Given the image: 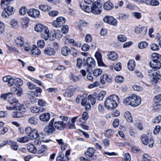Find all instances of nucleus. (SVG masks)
Here are the masks:
<instances>
[{"mask_svg":"<svg viewBox=\"0 0 161 161\" xmlns=\"http://www.w3.org/2000/svg\"><path fill=\"white\" fill-rule=\"evenodd\" d=\"M119 99L118 96L115 94L109 96L104 103L105 107L109 110L115 108L118 105Z\"/></svg>","mask_w":161,"mask_h":161,"instance_id":"f257e3e1","label":"nucleus"},{"mask_svg":"<svg viewBox=\"0 0 161 161\" xmlns=\"http://www.w3.org/2000/svg\"><path fill=\"white\" fill-rule=\"evenodd\" d=\"M102 6L101 3L98 1L95 2L94 3L92 2L91 6L89 7V8L86 9V12L88 13L92 12L95 14H99L101 12Z\"/></svg>","mask_w":161,"mask_h":161,"instance_id":"f03ea898","label":"nucleus"},{"mask_svg":"<svg viewBox=\"0 0 161 161\" xmlns=\"http://www.w3.org/2000/svg\"><path fill=\"white\" fill-rule=\"evenodd\" d=\"M42 91H27L25 96L27 101L29 103H33L35 99L34 97H40Z\"/></svg>","mask_w":161,"mask_h":161,"instance_id":"7ed1b4c3","label":"nucleus"},{"mask_svg":"<svg viewBox=\"0 0 161 161\" xmlns=\"http://www.w3.org/2000/svg\"><path fill=\"white\" fill-rule=\"evenodd\" d=\"M96 64L95 60L91 57H89L86 60L83 59V65L85 66L87 65L86 70L88 73H91L92 71V69Z\"/></svg>","mask_w":161,"mask_h":161,"instance_id":"20e7f679","label":"nucleus"},{"mask_svg":"<svg viewBox=\"0 0 161 161\" xmlns=\"http://www.w3.org/2000/svg\"><path fill=\"white\" fill-rule=\"evenodd\" d=\"M158 69H149L148 71V75L151 77H153L150 80L151 83L154 85L158 81V77H159L158 75H161L159 74V72L158 71Z\"/></svg>","mask_w":161,"mask_h":161,"instance_id":"39448f33","label":"nucleus"},{"mask_svg":"<svg viewBox=\"0 0 161 161\" xmlns=\"http://www.w3.org/2000/svg\"><path fill=\"white\" fill-rule=\"evenodd\" d=\"M8 5L5 4L4 7H1L2 8L4 9L2 14V16L3 18L8 17V16L14 14L13 8L8 6Z\"/></svg>","mask_w":161,"mask_h":161,"instance_id":"423d86ee","label":"nucleus"},{"mask_svg":"<svg viewBox=\"0 0 161 161\" xmlns=\"http://www.w3.org/2000/svg\"><path fill=\"white\" fill-rule=\"evenodd\" d=\"M95 151L92 147H89L85 152V155L87 158L91 160H95L97 158V156L95 154Z\"/></svg>","mask_w":161,"mask_h":161,"instance_id":"0eeeda50","label":"nucleus"},{"mask_svg":"<svg viewBox=\"0 0 161 161\" xmlns=\"http://www.w3.org/2000/svg\"><path fill=\"white\" fill-rule=\"evenodd\" d=\"M65 19L62 17L57 18L56 20L53 21L52 22V25L56 28L61 27L65 24Z\"/></svg>","mask_w":161,"mask_h":161,"instance_id":"6e6552de","label":"nucleus"},{"mask_svg":"<svg viewBox=\"0 0 161 161\" xmlns=\"http://www.w3.org/2000/svg\"><path fill=\"white\" fill-rule=\"evenodd\" d=\"M79 3L82 9L86 12V9L91 6L92 1L90 0H79Z\"/></svg>","mask_w":161,"mask_h":161,"instance_id":"1a4fd4ad","label":"nucleus"},{"mask_svg":"<svg viewBox=\"0 0 161 161\" xmlns=\"http://www.w3.org/2000/svg\"><path fill=\"white\" fill-rule=\"evenodd\" d=\"M141 102V97L133 94L132 95V106L135 107L139 105Z\"/></svg>","mask_w":161,"mask_h":161,"instance_id":"9d476101","label":"nucleus"},{"mask_svg":"<svg viewBox=\"0 0 161 161\" xmlns=\"http://www.w3.org/2000/svg\"><path fill=\"white\" fill-rule=\"evenodd\" d=\"M103 20L105 22L113 25H116L117 23V20L111 16H106L104 18Z\"/></svg>","mask_w":161,"mask_h":161,"instance_id":"9b49d317","label":"nucleus"},{"mask_svg":"<svg viewBox=\"0 0 161 161\" xmlns=\"http://www.w3.org/2000/svg\"><path fill=\"white\" fill-rule=\"evenodd\" d=\"M28 14L34 18H38L40 15V11L36 9L31 8L28 11Z\"/></svg>","mask_w":161,"mask_h":161,"instance_id":"f8f14e48","label":"nucleus"},{"mask_svg":"<svg viewBox=\"0 0 161 161\" xmlns=\"http://www.w3.org/2000/svg\"><path fill=\"white\" fill-rule=\"evenodd\" d=\"M150 67L153 69H159L161 67V64L160 61L155 59L152 60L149 63Z\"/></svg>","mask_w":161,"mask_h":161,"instance_id":"ddd939ff","label":"nucleus"},{"mask_svg":"<svg viewBox=\"0 0 161 161\" xmlns=\"http://www.w3.org/2000/svg\"><path fill=\"white\" fill-rule=\"evenodd\" d=\"M100 82L103 85L105 83V81L110 83L112 82V79L111 77H109L107 74H104L100 78Z\"/></svg>","mask_w":161,"mask_h":161,"instance_id":"4468645a","label":"nucleus"},{"mask_svg":"<svg viewBox=\"0 0 161 161\" xmlns=\"http://www.w3.org/2000/svg\"><path fill=\"white\" fill-rule=\"evenodd\" d=\"M54 125L55 128L59 130H62L65 127V124L62 121L55 122Z\"/></svg>","mask_w":161,"mask_h":161,"instance_id":"2eb2a0df","label":"nucleus"},{"mask_svg":"<svg viewBox=\"0 0 161 161\" xmlns=\"http://www.w3.org/2000/svg\"><path fill=\"white\" fill-rule=\"evenodd\" d=\"M7 144H9L11 146V148L14 150H16L18 148V146L15 142L13 141H10L9 142L7 141L5 142V144L0 145V148Z\"/></svg>","mask_w":161,"mask_h":161,"instance_id":"dca6fc26","label":"nucleus"},{"mask_svg":"<svg viewBox=\"0 0 161 161\" xmlns=\"http://www.w3.org/2000/svg\"><path fill=\"white\" fill-rule=\"evenodd\" d=\"M47 28V27L41 24L37 25L34 27L35 31L37 32H41V33L46 31Z\"/></svg>","mask_w":161,"mask_h":161,"instance_id":"f3484780","label":"nucleus"},{"mask_svg":"<svg viewBox=\"0 0 161 161\" xmlns=\"http://www.w3.org/2000/svg\"><path fill=\"white\" fill-rule=\"evenodd\" d=\"M44 53L46 55L48 56H52L55 54V51L54 49L53 48L47 47L44 49Z\"/></svg>","mask_w":161,"mask_h":161,"instance_id":"a211bd4d","label":"nucleus"},{"mask_svg":"<svg viewBox=\"0 0 161 161\" xmlns=\"http://www.w3.org/2000/svg\"><path fill=\"white\" fill-rule=\"evenodd\" d=\"M55 130V129L53 125L49 124L46 126L44 129V132L48 134H52Z\"/></svg>","mask_w":161,"mask_h":161,"instance_id":"6ab92c4d","label":"nucleus"},{"mask_svg":"<svg viewBox=\"0 0 161 161\" xmlns=\"http://www.w3.org/2000/svg\"><path fill=\"white\" fill-rule=\"evenodd\" d=\"M47 147L45 145H42L37 150V153L39 154H41V156L46 155V151L47 150Z\"/></svg>","mask_w":161,"mask_h":161,"instance_id":"aec40b11","label":"nucleus"},{"mask_svg":"<svg viewBox=\"0 0 161 161\" xmlns=\"http://www.w3.org/2000/svg\"><path fill=\"white\" fill-rule=\"evenodd\" d=\"M107 56L108 58L114 61L119 57L118 55L114 52H111L108 53Z\"/></svg>","mask_w":161,"mask_h":161,"instance_id":"412c9836","label":"nucleus"},{"mask_svg":"<svg viewBox=\"0 0 161 161\" xmlns=\"http://www.w3.org/2000/svg\"><path fill=\"white\" fill-rule=\"evenodd\" d=\"M25 109L24 110L20 111L19 110L18 111H15L13 112L12 114V117L14 118H21L24 116V113L25 112Z\"/></svg>","mask_w":161,"mask_h":161,"instance_id":"4be33fe9","label":"nucleus"},{"mask_svg":"<svg viewBox=\"0 0 161 161\" xmlns=\"http://www.w3.org/2000/svg\"><path fill=\"white\" fill-rule=\"evenodd\" d=\"M3 80L4 82H7L8 86H11L13 85V78H12L10 76H7L4 77Z\"/></svg>","mask_w":161,"mask_h":161,"instance_id":"5701e85b","label":"nucleus"},{"mask_svg":"<svg viewBox=\"0 0 161 161\" xmlns=\"http://www.w3.org/2000/svg\"><path fill=\"white\" fill-rule=\"evenodd\" d=\"M50 118V114L48 113L42 114L39 116L40 119L43 121H47Z\"/></svg>","mask_w":161,"mask_h":161,"instance_id":"b1692460","label":"nucleus"},{"mask_svg":"<svg viewBox=\"0 0 161 161\" xmlns=\"http://www.w3.org/2000/svg\"><path fill=\"white\" fill-rule=\"evenodd\" d=\"M114 7L113 3L109 2L107 1L105 2L103 5V8L107 10H109L112 9Z\"/></svg>","mask_w":161,"mask_h":161,"instance_id":"393cba45","label":"nucleus"},{"mask_svg":"<svg viewBox=\"0 0 161 161\" xmlns=\"http://www.w3.org/2000/svg\"><path fill=\"white\" fill-rule=\"evenodd\" d=\"M127 67L128 69L130 70H133L135 67V63L133 59L130 60L128 63Z\"/></svg>","mask_w":161,"mask_h":161,"instance_id":"a878e982","label":"nucleus"},{"mask_svg":"<svg viewBox=\"0 0 161 161\" xmlns=\"http://www.w3.org/2000/svg\"><path fill=\"white\" fill-rule=\"evenodd\" d=\"M95 56L97 60L98 65L99 66H103V63L102 60L101 54L99 52H96Z\"/></svg>","mask_w":161,"mask_h":161,"instance_id":"bb28decb","label":"nucleus"},{"mask_svg":"<svg viewBox=\"0 0 161 161\" xmlns=\"http://www.w3.org/2000/svg\"><path fill=\"white\" fill-rule=\"evenodd\" d=\"M147 28L146 27L140 28L138 27L135 28V31L137 33L142 32L143 35H145L147 33Z\"/></svg>","mask_w":161,"mask_h":161,"instance_id":"cd10ccee","label":"nucleus"},{"mask_svg":"<svg viewBox=\"0 0 161 161\" xmlns=\"http://www.w3.org/2000/svg\"><path fill=\"white\" fill-rule=\"evenodd\" d=\"M123 103L125 105H130L132 106V95L131 96L125 98Z\"/></svg>","mask_w":161,"mask_h":161,"instance_id":"c85d7f7f","label":"nucleus"},{"mask_svg":"<svg viewBox=\"0 0 161 161\" xmlns=\"http://www.w3.org/2000/svg\"><path fill=\"white\" fill-rule=\"evenodd\" d=\"M13 93L9 92L6 93H2L1 94L0 97L4 100H9L13 96Z\"/></svg>","mask_w":161,"mask_h":161,"instance_id":"c756f323","label":"nucleus"},{"mask_svg":"<svg viewBox=\"0 0 161 161\" xmlns=\"http://www.w3.org/2000/svg\"><path fill=\"white\" fill-rule=\"evenodd\" d=\"M27 148L29 152L33 153H35L37 151L36 147L32 144H28L27 146Z\"/></svg>","mask_w":161,"mask_h":161,"instance_id":"7c9ffc66","label":"nucleus"},{"mask_svg":"<svg viewBox=\"0 0 161 161\" xmlns=\"http://www.w3.org/2000/svg\"><path fill=\"white\" fill-rule=\"evenodd\" d=\"M70 51V49L67 47H63L61 49V53L64 56L68 55Z\"/></svg>","mask_w":161,"mask_h":161,"instance_id":"2f4dec72","label":"nucleus"},{"mask_svg":"<svg viewBox=\"0 0 161 161\" xmlns=\"http://www.w3.org/2000/svg\"><path fill=\"white\" fill-rule=\"evenodd\" d=\"M31 53L33 55H39L41 53V52L40 49L36 47L35 45L32 46V49L31 50Z\"/></svg>","mask_w":161,"mask_h":161,"instance_id":"473e14b6","label":"nucleus"},{"mask_svg":"<svg viewBox=\"0 0 161 161\" xmlns=\"http://www.w3.org/2000/svg\"><path fill=\"white\" fill-rule=\"evenodd\" d=\"M124 117L130 123L133 122V119L131 117L130 113L128 111L125 112L124 114Z\"/></svg>","mask_w":161,"mask_h":161,"instance_id":"72a5a7b5","label":"nucleus"},{"mask_svg":"<svg viewBox=\"0 0 161 161\" xmlns=\"http://www.w3.org/2000/svg\"><path fill=\"white\" fill-rule=\"evenodd\" d=\"M39 8L42 10L46 12L51 9V7L48 5L42 4L39 6Z\"/></svg>","mask_w":161,"mask_h":161,"instance_id":"f704fd0d","label":"nucleus"},{"mask_svg":"<svg viewBox=\"0 0 161 161\" xmlns=\"http://www.w3.org/2000/svg\"><path fill=\"white\" fill-rule=\"evenodd\" d=\"M38 137L37 135V131L36 129L32 130V132H31V134L29 136V137L30 140H33L36 139Z\"/></svg>","mask_w":161,"mask_h":161,"instance_id":"c9c22d12","label":"nucleus"},{"mask_svg":"<svg viewBox=\"0 0 161 161\" xmlns=\"http://www.w3.org/2000/svg\"><path fill=\"white\" fill-rule=\"evenodd\" d=\"M15 42L16 44L19 45L20 46L22 47L24 44L23 38L21 36H19L15 40Z\"/></svg>","mask_w":161,"mask_h":161,"instance_id":"e433bc0d","label":"nucleus"},{"mask_svg":"<svg viewBox=\"0 0 161 161\" xmlns=\"http://www.w3.org/2000/svg\"><path fill=\"white\" fill-rule=\"evenodd\" d=\"M38 119L35 117H30L28 119L29 123L33 125H36L38 122Z\"/></svg>","mask_w":161,"mask_h":161,"instance_id":"4c0bfd02","label":"nucleus"},{"mask_svg":"<svg viewBox=\"0 0 161 161\" xmlns=\"http://www.w3.org/2000/svg\"><path fill=\"white\" fill-rule=\"evenodd\" d=\"M49 30L48 28H47L46 31H43L41 33V36L45 40H47L49 39Z\"/></svg>","mask_w":161,"mask_h":161,"instance_id":"58836bf2","label":"nucleus"},{"mask_svg":"<svg viewBox=\"0 0 161 161\" xmlns=\"http://www.w3.org/2000/svg\"><path fill=\"white\" fill-rule=\"evenodd\" d=\"M44 134L43 133H40L38 134V137L40 139H36L34 141V143L35 145H38L41 143V141L40 140H43Z\"/></svg>","mask_w":161,"mask_h":161,"instance_id":"ea45409f","label":"nucleus"},{"mask_svg":"<svg viewBox=\"0 0 161 161\" xmlns=\"http://www.w3.org/2000/svg\"><path fill=\"white\" fill-rule=\"evenodd\" d=\"M13 81L14 82L13 83V85L14 84L15 85L19 87H20L23 84V81L20 79L17 78L14 79L13 78Z\"/></svg>","mask_w":161,"mask_h":161,"instance_id":"a19ab883","label":"nucleus"},{"mask_svg":"<svg viewBox=\"0 0 161 161\" xmlns=\"http://www.w3.org/2000/svg\"><path fill=\"white\" fill-rule=\"evenodd\" d=\"M141 139L143 143L145 145H147L148 143V136L146 134H143L141 136Z\"/></svg>","mask_w":161,"mask_h":161,"instance_id":"79ce46f5","label":"nucleus"},{"mask_svg":"<svg viewBox=\"0 0 161 161\" xmlns=\"http://www.w3.org/2000/svg\"><path fill=\"white\" fill-rule=\"evenodd\" d=\"M42 108L41 107H38L36 106H34L31 108V112L33 113H37L40 112H42Z\"/></svg>","mask_w":161,"mask_h":161,"instance_id":"37998d69","label":"nucleus"},{"mask_svg":"<svg viewBox=\"0 0 161 161\" xmlns=\"http://www.w3.org/2000/svg\"><path fill=\"white\" fill-rule=\"evenodd\" d=\"M146 3L147 5L152 6H156L159 4L158 1L157 0H150L147 2H146Z\"/></svg>","mask_w":161,"mask_h":161,"instance_id":"c03bdc74","label":"nucleus"},{"mask_svg":"<svg viewBox=\"0 0 161 161\" xmlns=\"http://www.w3.org/2000/svg\"><path fill=\"white\" fill-rule=\"evenodd\" d=\"M30 138L27 136H24L21 138H19L17 139V141L21 143H25L29 141Z\"/></svg>","mask_w":161,"mask_h":161,"instance_id":"a18cd8bd","label":"nucleus"},{"mask_svg":"<svg viewBox=\"0 0 161 161\" xmlns=\"http://www.w3.org/2000/svg\"><path fill=\"white\" fill-rule=\"evenodd\" d=\"M148 45V43L146 41L141 42L138 43V47L139 48L142 49L147 47Z\"/></svg>","mask_w":161,"mask_h":161,"instance_id":"49530a36","label":"nucleus"},{"mask_svg":"<svg viewBox=\"0 0 161 161\" xmlns=\"http://www.w3.org/2000/svg\"><path fill=\"white\" fill-rule=\"evenodd\" d=\"M106 95V91H101L97 95V98L99 101L102 100L104 96Z\"/></svg>","mask_w":161,"mask_h":161,"instance_id":"de8ad7c7","label":"nucleus"},{"mask_svg":"<svg viewBox=\"0 0 161 161\" xmlns=\"http://www.w3.org/2000/svg\"><path fill=\"white\" fill-rule=\"evenodd\" d=\"M69 76L70 80L74 82H76L80 80V78L74 75L71 73H70Z\"/></svg>","mask_w":161,"mask_h":161,"instance_id":"09e8293b","label":"nucleus"},{"mask_svg":"<svg viewBox=\"0 0 161 161\" xmlns=\"http://www.w3.org/2000/svg\"><path fill=\"white\" fill-rule=\"evenodd\" d=\"M152 59H155L157 60H158V61L161 60V55L158 53H153L152 55Z\"/></svg>","mask_w":161,"mask_h":161,"instance_id":"8fccbe9b","label":"nucleus"},{"mask_svg":"<svg viewBox=\"0 0 161 161\" xmlns=\"http://www.w3.org/2000/svg\"><path fill=\"white\" fill-rule=\"evenodd\" d=\"M114 133V131L111 129H109L106 130L104 133V136L107 137H110Z\"/></svg>","mask_w":161,"mask_h":161,"instance_id":"3c124183","label":"nucleus"},{"mask_svg":"<svg viewBox=\"0 0 161 161\" xmlns=\"http://www.w3.org/2000/svg\"><path fill=\"white\" fill-rule=\"evenodd\" d=\"M115 80L118 83H121L124 81V79L123 77L122 76L118 75L115 77Z\"/></svg>","mask_w":161,"mask_h":161,"instance_id":"603ef678","label":"nucleus"},{"mask_svg":"<svg viewBox=\"0 0 161 161\" xmlns=\"http://www.w3.org/2000/svg\"><path fill=\"white\" fill-rule=\"evenodd\" d=\"M102 69H95L93 71V75L95 76H97L102 73Z\"/></svg>","mask_w":161,"mask_h":161,"instance_id":"864d4df0","label":"nucleus"},{"mask_svg":"<svg viewBox=\"0 0 161 161\" xmlns=\"http://www.w3.org/2000/svg\"><path fill=\"white\" fill-rule=\"evenodd\" d=\"M27 11V8L25 7H22L19 10V14L21 15H24Z\"/></svg>","mask_w":161,"mask_h":161,"instance_id":"5fc2aeb1","label":"nucleus"},{"mask_svg":"<svg viewBox=\"0 0 161 161\" xmlns=\"http://www.w3.org/2000/svg\"><path fill=\"white\" fill-rule=\"evenodd\" d=\"M70 52L71 54L73 55L74 57H76L78 54V51L74 48H71L70 49Z\"/></svg>","mask_w":161,"mask_h":161,"instance_id":"6e6d98bb","label":"nucleus"},{"mask_svg":"<svg viewBox=\"0 0 161 161\" xmlns=\"http://www.w3.org/2000/svg\"><path fill=\"white\" fill-rule=\"evenodd\" d=\"M83 61H82V59L80 58H78L77 59L76 66L77 67L80 68L82 64H83Z\"/></svg>","mask_w":161,"mask_h":161,"instance_id":"4d7b16f0","label":"nucleus"},{"mask_svg":"<svg viewBox=\"0 0 161 161\" xmlns=\"http://www.w3.org/2000/svg\"><path fill=\"white\" fill-rule=\"evenodd\" d=\"M45 45V42L43 40H40L37 42V46L40 48H43Z\"/></svg>","mask_w":161,"mask_h":161,"instance_id":"13d9d810","label":"nucleus"},{"mask_svg":"<svg viewBox=\"0 0 161 161\" xmlns=\"http://www.w3.org/2000/svg\"><path fill=\"white\" fill-rule=\"evenodd\" d=\"M117 39L119 41L122 42H125L126 40V37L122 35H119L117 37Z\"/></svg>","mask_w":161,"mask_h":161,"instance_id":"bf43d9fd","label":"nucleus"},{"mask_svg":"<svg viewBox=\"0 0 161 161\" xmlns=\"http://www.w3.org/2000/svg\"><path fill=\"white\" fill-rule=\"evenodd\" d=\"M63 94L65 97H70L72 96L73 93L72 91H64Z\"/></svg>","mask_w":161,"mask_h":161,"instance_id":"052dcab7","label":"nucleus"},{"mask_svg":"<svg viewBox=\"0 0 161 161\" xmlns=\"http://www.w3.org/2000/svg\"><path fill=\"white\" fill-rule=\"evenodd\" d=\"M38 104L41 106H45L47 104L46 101L42 99H39L38 102Z\"/></svg>","mask_w":161,"mask_h":161,"instance_id":"680f3d73","label":"nucleus"},{"mask_svg":"<svg viewBox=\"0 0 161 161\" xmlns=\"http://www.w3.org/2000/svg\"><path fill=\"white\" fill-rule=\"evenodd\" d=\"M13 107L14 110H18V111H19L21 109V108L22 107L20 106V104L18 102L14 104Z\"/></svg>","mask_w":161,"mask_h":161,"instance_id":"e2e57ef3","label":"nucleus"},{"mask_svg":"<svg viewBox=\"0 0 161 161\" xmlns=\"http://www.w3.org/2000/svg\"><path fill=\"white\" fill-rule=\"evenodd\" d=\"M153 109L155 111H159L161 110V104H159L154 106Z\"/></svg>","mask_w":161,"mask_h":161,"instance_id":"0e129e2a","label":"nucleus"},{"mask_svg":"<svg viewBox=\"0 0 161 161\" xmlns=\"http://www.w3.org/2000/svg\"><path fill=\"white\" fill-rule=\"evenodd\" d=\"M90 48V46L87 44H83L81 47V49L84 51H88Z\"/></svg>","mask_w":161,"mask_h":161,"instance_id":"69168bd1","label":"nucleus"},{"mask_svg":"<svg viewBox=\"0 0 161 161\" xmlns=\"http://www.w3.org/2000/svg\"><path fill=\"white\" fill-rule=\"evenodd\" d=\"M115 70L117 71H120L122 68L121 64L119 62H118L116 64L114 67Z\"/></svg>","mask_w":161,"mask_h":161,"instance_id":"338daca9","label":"nucleus"},{"mask_svg":"<svg viewBox=\"0 0 161 161\" xmlns=\"http://www.w3.org/2000/svg\"><path fill=\"white\" fill-rule=\"evenodd\" d=\"M154 101L156 103L160 102L161 101V94L156 95L154 98Z\"/></svg>","mask_w":161,"mask_h":161,"instance_id":"774afa93","label":"nucleus"}]
</instances>
